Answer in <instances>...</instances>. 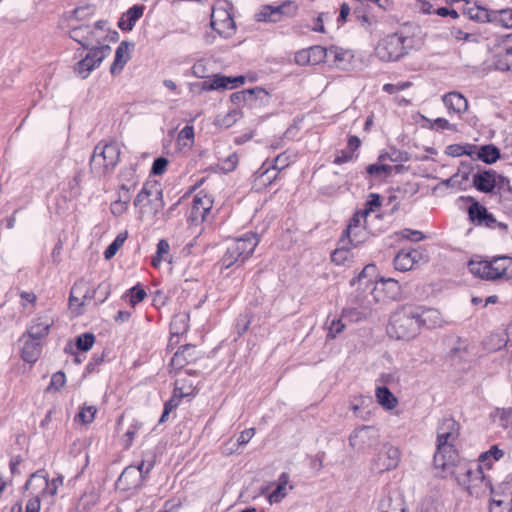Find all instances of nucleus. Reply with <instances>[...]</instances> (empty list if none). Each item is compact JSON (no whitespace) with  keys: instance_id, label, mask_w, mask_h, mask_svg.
I'll return each instance as SVG.
<instances>
[{"instance_id":"obj_21","label":"nucleus","mask_w":512,"mask_h":512,"mask_svg":"<svg viewBox=\"0 0 512 512\" xmlns=\"http://www.w3.org/2000/svg\"><path fill=\"white\" fill-rule=\"evenodd\" d=\"M20 341L23 342L21 349L22 359L30 364L35 363L39 359L42 351L40 341L26 335H23Z\"/></svg>"},{"instance_id":"obj_13","label":"nucleus","mask_w":512,"mask_h":512,"mask_svg":"<svg viewBox=\"0 0 512 512\" xmlns=\"http://www.w3.org/2000/svg\"><path fill=\"white\" fill-rule=\"evenodd\" d=\"M297 10L298 6L295 4V2L287 0L277 6H263L260 12L257 14V19L259 21L276 23L282 21L284 18L294 16L297 13Z\"/></svg>"},{"instance_id":"obj_34","label":"nucleus","mask_w":512,"mask_h":512,"mask_svg":"<svg viewBox=\"0 0 512 512\" xmlns=\"http://www.w3.org/2000/svg\"><path fill=\"white\" fill-rule=\"evenodd\" d=\"M289 483V475L282 473L278 478V484L275 490L269 495L271 503L280 502L287 495V486Z\"/></svg>"},{"instance_id":"obj_49","label":"nucleus","mask_w":512,"mask_h":512,"mask_svg":"<svg viewBox=\"0 0 512 512\" xmlns=\"http://www.w3.org/2000/svg\"><path fill=\"white\" fill-rule=\"evenodd\" d=\"M202 90H219L226 89V84L223 81V76L216 75L212 80L203 81L201 83Z\"/></svg>"},{"instance_id":"obj_19","label":"nucleus","mask_w":512,"mask_h":512,"mask_svg":"<svg viewBox=\"0 0 512 512\" xmlns=\"http://www.w3.org/2000/svg\"><path fill=\"white\" fill-rule=\"evenodd\" d=\"M473 184L480 192L490 193L497 186V173L494 170L479 171L473 175Z\"/></svg>"},{"instance_id":"obj_25","label":"nucleus","mask_w":512,"mask_h":512,"mask_svg":"<svg viewBox=\"0 0 512 512\" xmlns=\"http://www.w3.org/2000/svg\"><path fill=\"white\" fill-rule=\"evenodd\" d=\"M491 67L497 71L512 73V46H505L502 52L493 55Z\"/></svg>"},{"instance_id":"obj_33","label":"nucleus","mask_w":512,"mask_h":512,"mask_svg":"<svg viewBox=\"0 0 512 512\" xmlns=\"http://www.w3.org/2000/svg\"><path fill=\"white\" fill-rule=\"evenodd\" d=\"M451 36L457 40L467 43H478L480 35L471 30H464L462 26H453L450 29Z\"/></svg>"},{"instance_id":"obj_7","label":"nucleus","mask_w":512,"mask_h":512,"mask_svg":"<svg viewBox=\"0 0 512 512\" xmlns=\"http://www.w3.org/2000/svg\"><path fill=\"white\" fill-rule=\"evenodd\" d=\"M512 264V258L502 256L495 257L491 261L480 260L474 261L471 260L468 263L469 271L484 280L493 281L499 278H502L508 269V267Z\"/></svg>"},{"instance_id":"obj_42","label":"nucleus","mask_w":512,"mask_h":512,"mask_svg":"<svg viewBox=\"0 0 512 512\" xmlns=\"http://www.w3.org/2000/svg\"><path fill=\"white\" fill-rule=\"evenodd\" d=\"M127 235V232H123L116 236L113 242L104 251L105 259L109 260L115 256L118 250L123 246L125 240L127 239Z\"/></svg>"},{"instance_id":"obj_23","label":"nucleus","mask_w":512,"mask_h":512,"mask_svg":"<svg viewBox=\"0 0 512 512\" xmlns=\"http://www.w3.org/2000/svg\"><path fill=\"white\" fill-rule=\"evenodd\" d=\"M442 101L447 108L449 114H463L468 109L466 98L458 92H449L442 97Z\"/></svg>"},{"instance_id":"obj_22","label":"nucleus","mask_w":512,"mask_h":512,"mask_svg":"<svg viewBox=\"0 0 512 512\" xmlns=\"http://www.w3.org/2000/svg\"><path fill=\"white\" fill-rule=\"evenodd\" d=\"M52 324L53 320L49 316L36 317L33 319L25 335L40 341L43 337L48 335Z\"/></svg>"},{"instance_id":"obj_18","label":"nucleus","mask_w":512,"mask_h":512,"mask_svg":"<svg viewBox=\"0 0 512 512\" xmlns=\"http://www.w3.org/2000/svg\"><path fill=\"white\" fill-rule=\"evenodd\" d=\"M418 321L420 328L433 329L440 327L443 323L442 315L439 310L434 308H426L416 305Z\"/></svg>"},{"instance_id":"obj_38","label":"nucleus","mask_w":512,"mask_h":512,"mask_svg":"<svg viewBox=\"0 0 512 512\" xmlns=\"http://www.w3.org/2000/svg\"><path fill=\"white\" fill-rule=\"evenodd\" d=\"M477 157L486 164H493L500 158V151L494 145H484L480 148Z\"/></svg>"},{"instance_id":"obj_8","label":"nucleus","mask_w":512,"mask_h":512,"mask_svg":"<svg viewBox=\"0 0 512 512\" xmlns=\"http://www.w3.org/2000/svg\"><path fill=\"white\" fill-rule=\"evenodd\" d=\"M25 490L31 491L32 497L27 501L25 512H39L41 499L49 497L48 474L44 469L32 473L26 481Z\"/></svg>"},{"instance_id":"obj_24","label":"nucleus","mask_w":512,"mask_h":512,"mask_svg":"<svg viewBox=\"0 0 512 512\" xmlns=\"http://www.w3.org/2000/svg\"><path fill=\"white\" fill-rule=\"evenodd\" d=\"M489 512H512V492H493Z\"/></svg>"},{"instance_id":"obj_58","label":"nucleus","mask_w":512,"mask_h":512,"mask_svg":"<svg viewBox=\"0 0 512 512\" xmlns=\"http://www.w3.org/2000/svg\"><path fill=\"white\" fill-rule=\"evenodd\" d=\"M168 165V160L164 157H158L154 160L151 173L154 175H161L165 172Z\"/></svg>"},{"instance_id":"obj_17","label":"nucleus","mask_w":512,"mask_h":512,"mask_svg":"<svg viewBox=\"0 0 512 512\" xmlns=\"http://www.w3.org/2000/svg\"><path fill=\"white\" fill-rule=\"evenodd\" d=\"M199 356L196 346L186 344L181 346L178 351L173 355L170 366L174 370H181L189 363L195 361Z\"/></svg>"},{"instance_id":"obj_47","label":"nucleus","mask_w":512,"mask_h":512,"mask_svg":"<svg viewBox=\"0 0 512 512\" xmlns=\"http://www.w3.org/2000/svg\"><path fill=\"white\" fill-rule=\"evenodd\" d=\"M95 342V336L93 333H84L77 337L76 346L79 350L89 351Z\"/></svg>"},{"instance_id":"obj_5","label":"nucleus","mask_w":512,"mask_h":512,"mask_svg":"<svg viewBox=\"0 0 512 512\" xmlns=\"http://www.w3.org/2000/svg\"><path fill=\"white\" fill-rule=\"evenodd\" d=\"M259 243L256 234L247 232L239 238L228 243L225 254L222 257V264L229 268L236 263H244L254 252Z\"/></svg>"},{"instance_id":"obj_45","label":"nucleus","mask_w":512,"mask_h":512,"mask_svg":"<svg viewBox=\"0 0 512 512\" xmlns=\"http://www.w3.org/2000/svg\"><path fill=\"white\" fill-rule=\"evenodd\" d=\"M457 343H458L457 346L451 348L448 353V357L452 361L464 360L468 354V351H467L468 345L466 344V342L458 339Z\"/></svg>"},{"instance_id":"obj_27","label":"nucleus","mask_w":512,"mask_h":512,"mask_svg":"<svg viewBox=\"0 0 512 512\" xmlns=\"http://www.w3.org/2000/svg\"><path fill=\"white\" fill-rule=\"evenodd\" d=\"M144 12V6L134 5L123 14L119 20L118 26L122 30H132L136 22L142 17Z\"/></svg>"},{"instance_id":"obj_32","label":"nucleus","mask_w":512,"mask_h":512,"mask_svg":"<svg viewBox=\"0 0 512 512\" xmlns=\"http://www.w3.org/2000/svg\"><path fill=\"white\" fill-rule=\"evenodd\" d=\"M491 24L504 29H512V8L493 10Z\"/></svg>"},{"instance_id":"obj_40","label":"nucleus","mask_w":512,"mask_h":512,"mask_svg":"<svg viewBox=\"0 0 512 512\" xmlns=\"http://www.w3.org/2000/svg\"><path fill=\"white\" fill-rule=\"evenodd\" d=\"M266 93L263 88L255 87L252 89L243 90L241 92H236L231 95V101L234 103L247 102L254 99V96Z\"/></svg>"},{"instance_id":"obj_57","label":"nucleus","mask_w":512,"mask_h":512,"mask_svg":"<svg viewBox=\"0 0 512 512\" xmlns=\"http://www.w3.org/2000/svg\"><path fill=\"white\" fill-rule=\"evenodd\" d=\"M272 170H276L278 173L285 169L289 165V156L285 153L279 154L271 163Z\"/></svg>"},{"instance_id":"obj_10","label":"nucleus","mask_w":512,"mask_h":512,"mask_svg":"<svg viewBox=\"0 0 512 512\" xmlns=\"http://www.w3.org/2000/svg\"><path fill=\"white\" fill-rule=\"evenodd\" d=\"M461 199L471 202V205L468 207V217L475 226H482L490 229L499 228L502 231H507V224L497 221L493 214L489 213L487 208L473 197L462 196Z\"/></svg>"},{"instance_id":"obj_63","label":"nucleus","mask_w":512,"mask_h":512,"mask_svg":"<svg viewBox=\"0 0 512 512\" xmlns=\"http://www.w3.org/2000/svg\"><path fill=\"white\" fill-rule=\"evenodd\" d=\"M387 156L392 162H404L408 160V155L406 152H402L394 148L387 152Z\"/></svg>"},{"instance_id":"obj_29","label":"nucleus","mask_w":512,"mask_h":512,"mask_svg":"<svg viewBox=\"0 0 512 512\" xmlns=\"http://www.w3.org/2000/svg\"><path fill=\"white\" fill-rule=\"evenodd\" d=\"M128 49L129 43L126 41L121 42L117 47L114 62L110 67V72L112 75L119 74L122 71L124 65L128 62Z\"/></svg>"},{"instance_id":"obj_2","label":"nucleus","mask_w":512,"mask_h":512,"mask_svg":"<svg viewBox=\"0 0 512 512\" xmlns=\"http://www.w3.org/2000/svg\"><path fill=\"white\" fill-rule=\"evenodd\" d=\"M416 305L406 304L394 311L390 316L387 332L397 340L409 341L421 331Z\"/></svg>"},{"instance_id":"obj_43","label":"nucleus","mask_w":512,"mask_h":512,"mask_svg":"<svg viewBox=\"0 0 512 512\" xmlns=\"http://www.w3.org/2000/svg\"><path fill=\"white\" fill-rule=\"evenodd\" d=\"M187 395L188 393L183 391V388L179 386V380H177L175 382L174 395L164 404V410L170 413L179 405L181 398Z\"/></svg>"},{"instance_id":"obj_31","label":"nucleus","mask_w":512,"mask_h":512,"mask_svg":"<svg viewBox=\"0 0 512 512\" xmlns=\"http://www.w3.org/2000/svg\"><path fill=\"white\" fill-rule=\"evenodd\" d=\"M211 207L212 201L208 196H200V194L196 195L192 201V217L195 219L199 217L205 218V215L209 212Z\"/></svg>"},{"instance_id":"obj_51","label":"nucleus","mask_w":512,"mask_h":512,"mask_svg":"<svg viewBox=\"0 0 512 512\" xmlns=\"http://www.w3.org/2000/svg\"><path fill=\"white\" fill-rule=\"evenodd\" d=\"M380 206H381L380 196L376 193H371L369 195V199L365 203V208L362 210L363 214H366L368 216L371 212H374Z\"/></svg>"},{"instance_id":"obj_14","label":"nucleus","mask_w":512,"mask_h":512,"mask_svg":"<svg viewBox=\"0 0 512 512\" xmlns=\"http://www.w3.org/2000/svg\"><path fill=\"white\" fill-rule=\"evenodd\" d=\"M211 26L220 36L229 37L235 32V22L230 11L223 5L213 6Z\"/></svg>"},{"instance_id":"obj_37","label":"nucleus","mask_w":512,"mask_h":512,"mask_svg":"<svg viewBox=\"0 0 512 512\" xmlns=\"http://www.w3.org/2000/svg\"><path fill=\"white\" fill-rule=\"evenodd\" d=\"M153 467V464L151 462L145 463L142 461L137 467L136 466H129L124 469L122 472L119 481L122 482L124 480H127L131 476L139 475V477H142L143 474L149 473L151 468Z\"/></svg>"},{"instance_id":"obj_20","label":"nucleus","mask_w":512,"mask_h":512,"mask_svg":"<svg viewBox=\"0 0 512 512\" xmlns=\"http://www.w3.org/2000/svg\"><path fill=\"white\" fill-rule=\"evenodd\" d=\"M154 196L159 201L158 207L164 206L163 191L157 182H146L134 200V206H140L145 200Z\"/></svg>"},{"instance_id":"obj_54","label":"nucleus","mask_w":512,"mask_h":512,"mask_svg":"<svg viewBox=\"0 0 512 512\" xmlns=\"http://www.w3.org/2000/svg\"><path fill=\"white\" fill-rule=\"evenodd\" d=\"M412 85L410 81L398 82L396 84L387 83L383 86V91L389 94H396L399 91L405 90Z\"/></svg>"},{"instance_id":"obj_64","label":"nucleus","mask_w":512,"mask_h":512,"mask_svg":"<svg viewBox=\"0 0 512 512\" xmlns=\"http://www.w3.org/2000/svg\"><path fill=\"white\" fill-rule=\"evenodd\" d=\"M446 153L449 155V156H452V157H459V156H462L464 154H469L465 147L462 146V145H459V144H453V145H449L447 148H446Z\"/></svg>"},{"instance_id":"obj_35","label":"nucleus","mask_w":512,"mask_h":512,"mask_svg":"<svg viewBox=\"0 0 512 512\" xmlns=\"http://www.w3.org/2000/svg\"><path fill=\"white\" fill-rule=\"evenodd\" d=\"M376 397L378 403L389 410L395 408L396 405L398 404L397 398L385 386L377 388Z\"/></svg>"},{"instance_id":"obj_53","label":"nucleus","mask_w":512,"mask_h":512,"mask_svg":"<svg viewBox=\"0 0 512 512\" xmlns=\"http://www.w3.org/2000/svg\"><path fill=\"white\" fill-rule=\"evenodd\" d=\"M129 294H130V304L132 306H135L139 302L143 301L147 295L145 290L143 288H141L139 285L132 287L129 290Z\"/></svg>"},{"instance_id":"obj_11","label":"nucleus","mask_w":512,"mask_h":512,"mask_svg":"<svg viewBox=\"0 0 512 512\" xmlns=\"http://www.w3.org/2000/svg\"><path fill=\"white\" fill-rule=\"evenodd\" d=\"M88 49L89 52L74 66V72L82 79H86L95 68L99 67L111 52L109 45L94 46Z\"/></svg>"},{"instance_id":"obj_15","label":"nucleus","mask_w":512,"mask_h":512,"mask_svg":"<svg viewBox=\"0 0 512 512\" xmlns=\"http://www.w3.org/2000/svg\"><path fill=\"white\" fill-rule=\"evenodd\" d=\"M97 290L92 287L89 281L80 279L71 288L69 303L70 306L81 307L88 304L95 298Z\"/></svg>"},{"instance_id":"obj_61","label":"nucleus","mask_w":512,"mask_h":512,"mask_svg":"<svg viewBox=\"0 0 512 512\" xmlns=\"http://www.w3.org/2000/svg\"><path fill=\"white\" fill-rule=\"evenodd\" d=\"M401 236L411 241H421L425 238L424 234L418 230L404 229L401 231Z\"/></svg>"},{"instance_id":"obj_36","label":"nucleus","mask_w":512,"mask_h":512,"mask_svg":"<svg viewBox=\"0 0 512 512\" xmlns=\"http://www.w3.org/2000/svg\"><path fill=\"white\" fill-rule=\"evenodd\" d=\"M254 175L256 179L262 181V185H269L277 178L278 172L276 170H272L270 162L265 161Z\"/></svg>"},{"instance_id":"obj_39","label":"nucleus","mask_w":512,"mask_h":512,"mask_svg":"<svg viewBox=\"0 0 512 512\" xmlns=\"http://www.w3.org/2000/svg\"><path fill=\"white\" fill-rule=\"evenodd\" d=\"M332 52H334L333 48L327 49L319 45L308 48L311 65H316L325 61V59L329 57V53Z\"/></svg>"},{"instance_id":"obj_56","label":"nucleus","mask_w":512,"mask_h":512,"mask_svg":"<svg viewBox=\"0 0 512 512\" xmlns=\"http://www.w3.org/2000/svg\"><path fill=\"white\" fill-rule=\"evenodd\" d=\"M371 430H373L371 426H362L361 428L354 430L349 437L350 445L353 447L357 446V439L360 438L363 440L365 435Z\"/></svg>"},{"instance_id":"obj_50","label":"nucleus","mask_w":512,"mask_h":512,"mask_svg":"<svg viewBox=\"0 0 512 512\" xmlns=\"http://www.w3.org/2000/svg\"><path fill=\"white\" fill-rule=\"evenodd\" d=\"M341 247L337 248L331 255V259L334 263L340 265L343 264L348 257L349 247L345 243H340Z\"/></svg>"},{"instance_id":"obj_62","label":"nucleus","mask_w":512,"mask_h":512,"mask_svg":"<svg viewBox=\"0 0 512 512\" xmlns=\"http://www.w3.org/2000/svg\"><path fill=\"white\" fill-rule=\"evenodd\" d=\"M48 485L49 497L53 498L57 494L59 487L63 485V477L57 476L53 478L51 481L48 479Z\"/></svg>"},{"instance_id":"obj_9","label":"nucleus","mask_w":512,"mask_h":512,"mask_svg":"<svg viewBox=\"0 0 512 512\" xmlns=\"http://www.w3.org/2000/svg\"><path fill=\"white\" fill-rule=\"evenodd\" d=\"M375 271L374 265H367L361 271L357 278H353L351 280V285H355L357 282L359 284V290H361L356 295V302L364 310L369 311L372 306L378 301L377 296L374 294L376 290V283L372 279H367V275L369 272Z\"/></svg>"},{"instance_id":"obj_4","label":"nucleus","mask_w":512,"mask_h":512,"mask_svg":"<svg viewBox=\"0 0 512 512\" xmlns=\"http://www.w3.org/2000/svg\"><path fill=\"white\" fill-rule=\"evenodd\" d=\"M119 158L120 144L117 141L99 142L90 159L91 170L98 175L111 173L118 164Z\"/></svg>"},{"instance_id":"obj_52","label":"nucleus","mask_w":512,"mask_h":512,"mask_svg":"<svg viewBox=\"0 0 512 512\" xmlns=\"http://www.w3.org/2000/svg\"><path fill=\"white\" fill-rule=\"evenodd\" d=\"M66 383L65 373L62 371H58L54 373L51 377L50 385L48 386V390L59 391Z\"/></svg>"},{"instance_id":"obj_30","label":"nucleus","mask_w":512,"mask_h":512,"mask_svg":"<svg viewBox=\"0 0 512 512\" xmlns=\"http://www.w3.org/2000/svg\"><path fill=\"white\" fill-rule=\"evenodd\" d=\"M368 238V233L365 227H357L352 231L344 230L342 233V237L340 239V243L350 244L353 247L358 246L361 243H364Z\"/></svg>"},{"instance_id":"obj_48","label":"nucleus","mask_w":512,"mask_h":512,"mask_svg":"<svg viewBox=\"0 0 512 512\" xmlns=\"http://www.w3.org/2000/svg\"><path fill=\"white\" fill-rule=\"evenodd\" d=\"M326 325L328 327L327 337L331 339L335 338L345 328V324H343L341 318H333L331 321L327 320Z\"/></svg>"},{"instance_id":"obj_55","label":"nucleus","mask_w":512,"mask_h":512,"mask_svg":"<svg viewBox=\"0 0 512 512\" xmlns=\"http://www.w3.org/2000/svg\"><path fill=\"white\" fill-rule=\"evenodd\" d=\"M194 139V129L192 126H185L181 129L178 134V141L182 142L184 146L188 145V142L192 143Z\"/></svg>"},{"instance_id":"obj_41","label":"nucleus","mask_w":512,"mask_h":512,"mask_svg":"<svg viewBox=\"0 0 512 512\" xmlns=\"http://www.w3.org/2000/svg\"><path fill=\"white\" fill-rule=\"evenodd\" d=\"M402 169H403V165L391 166V165H387V164H383V163H375V164H370L366 170H367V173H369L370 175L380 176L383 173L391 174L392 171L400 172Z\"/></svg>"},{"instance_id":"obj_16","label":"nucleus","mask_w":512,"mask_h":512,"mask_svg":"<svg viewBox=\"0 0 512 512\" xmlns=\"http://www.w3.org/2000/svg\"><path fill=\"white\" fill-rule=\"evenodd\" d=\"M424 261H426V256L419 249L401 250L394 258V266L397 270L405 272Z\"/></svg>"},{"instance_id":"obj_3","label":"nucleus","mask_w":512,"mask_h":512,"mask_svg":"<svg viewBox=\"0 0 512 512\" xmlns=\"http://www.w3.org/2000/svg\"><path fill=\"white\" fill-rule=\"evenodd\" d=\"M455 478L471 496L481 498L494 492L492 484L480 464H465L454 472Z\"/></svg>"},{"instance_id":"obj_1","label":"nucleus","mask_w":512,"mask_h":512,"mask_svg":"<svg viewBox=\"0 0 512 512\" xmlns=\"http://www.w3.org/2000/svg\"><path fill=\"white\" fill-rule=\"evenodd\" d=\"M460 426L452 417H444L437 427V445L434 464L443 470L454 465L456 451L454 442L459 436Z\"/></svg>"},{"instance_id":"obj_6","label":"nucleus","mask_w":512,"mask_h":512,"mask_svg":"<svg viewBox=\"0 0 512 512\" xmlns=\"http://www.w3.org/2000/svg\"><path fill=\"white\" fill-rule=\"evenodd\" d=\"M411 45V38L400 32L392 33L379 41L375 55L382 61H396L407 53Z\"/></svg>"},{"instance_id":"obj_46","label":"nucleus","mask_w":512,"mask_h":512,"mask_svg":"<svg viewBox=\"0 0 512 512\" xmlns=\"http://www.w3.org/2000/svg\"><path fill=\"white\" fill-rule=\"evenodd\" d=\"M188 316L186 315H177L173 318L170 328L172 335H179L187 331L188 325Z\"/></svg>"},{"instance_id":"obj_60","label":"nucleus","mask_w":512,"mask_h":512,"mask_svg":"<svg viewBox=\"0 0 512 512\" xmlns=\"http://www.w3.org/2000/svg\"><path fill=\"white\" fill-rule=\"evenodd\" d=\"M426 120L428 121V119H426ZM429 122H430V120H429ZM434 127L438 130H445V129L453 130V131L456 130L455 125L450 124L449 121L445 118H437V119L431 121L430 128H434Z\"/></svg>"},{"instance_id":"obj_28","label":"nucleus","mask_w":512,"mask_h":512,"mask_svg":"<svg viewBox=\"0 0 512 512\" xmlns=\"http://www.w3.org/2000/svg\"><path fill=\"white\" fill-rule=\"evenodd\" d=\"M493 9H488L484 6L475 5L473 7L465 8L463 13L469 20L479 23H491Z\"/></svg>"},{"instance_id":"obj_12","label":"nucleus","mask_w":512,"mask_h":512,"mask_svg":"<svg viewBox=\"0 0 512 512\" xmlns=\"http://www.w3.org/2000/svg\"><path fill=\"white\" fill-rule=\"evenodd\" d=\"M401 460V452L398 447L391 444H383L381 450L371 462V470L377 473H384L398 467Z\"/></svg>"},{"instance_id":"obj_26","label":"nucleus","mask_w":512,"mask_h":512,"mask_svg":"<svg viewBox=\"0 0 512 512\" xmlns=\"http://www.w3.org/2000/svg\"><path fill=\"white\" fill-rule=\"evenodd\" d=\"M70 38L79 43L83 49H88L94 40V32L90 26L81 25L71 29Z\"/></svg>"},{"instance_id":"obj_44","label":"nucleus","mask_w":512,"mask_h":512,"mask_svg":"<svg viewBox=\"0 0 512 512\" xmlns=\"http://www.w3.org/2000/svg\"><path fill=\"white\" fill-rule=\"evenodd\" d=\"M97 408L94 405L84 404L77 414L76 418L83 424H90L93 422Z\"/></svg>"},{"instance_id":"obj_59","label":"nucleus","mask_w":512,"mask_h":512,"mask_svg":"<svg viewBox=\"0 0 512 512\" xmlns=\"http://www.w3.org/2000/svg\"><path fill=\"white\" fill-rule=\"evenodd\" d=\"M366 217H367V215L363 214L362 210L355 212L353 214V216L351 217L349 224L345 230L352 231V230H354V228L357 229V227H364L361 224V221H362V219H364Z\"/></svg>"}]
</instances>
